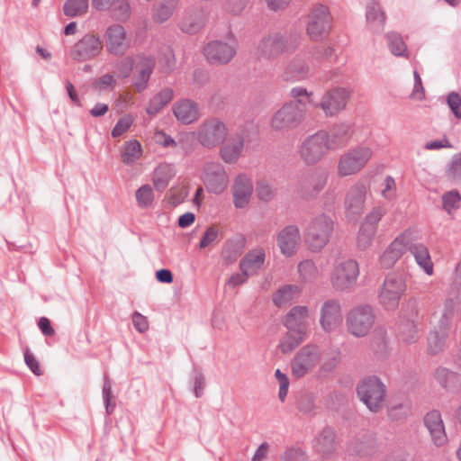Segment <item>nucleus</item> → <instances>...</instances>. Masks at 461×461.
<instances>
[{"instance_id":"1","label":"nucleus","mask_w":461,"mask_h":461,"mask_svg":"<svg viewBox=\"0 0 461 461\" xmlns=\"http://www.w3.org/2000/svg\"><path fill=\"white\" fill-rule=\"evenodd\" d=\"M334 230L333 220L325 213L313 217L304 231V241L311 251H321L330 241Z\"/></svg>"},{"instance_id":"2","label":"nucleus","mask_w":461,"mask_h":461,"mask_svg":"<svg viewBox=\"0 0 461 461\" xmlns=\"http://www.w3.org/2000/svg\"><path fill=\"white\" fill-rule=\"evenodd\" d=\"M386 386L375 375L362 379L357 386V394L366 408L374 413L381 411L386 399Z\"/></svg>"},{"instance_id":"3","label":"nucleus","mask_w":461,"mask_h":461,"mask_svg":"<svg viewBox=\"0 0 461 461\" xmlns=\"http://www.w3.org/2000/svg\"><path fill=\"white\" fill-rule=\"evenodd\" d=\"M406 287V281L402 274L389 273L378 291L379 303L387 311H394Z\"/></svg>"},{"instance_id":"4","label":"nucleus","mask_w":461,"mask_h":461,"mask_svg":"<svg viewBox=\"0 0 461 461\" xmlns=\"http://www.w3.org/2000/svg\"><path fill=\"white\" fill-rule=\"evenodd\" d=\"M297 46V38L288 37L281 32H273L260 41L258 54L259 58L274 59L284 53L294 51Z\"/></svg>"},{"instance_id":"5","label":"nucleus","mask_w":461,"mask_h":461,"mask_svg":"<svg viewBox=\"0 0 461 461\" xmlns=\"http://www.w3.org/2000/svg\"><path fill=\"white\" fill-rule=\"evenodd\" d=\"M304 104L301 101L285 103L272 116L270 125L274 131H285L296 128L304 117Z\"/></svg>"},{"instance_id":"6","label":"nucleus","mask_w":461,"mask_h":461,"mask_svg":"<svg viewBox=\"0 0 461 461\" xmlns=\"http://www.w3.org/2000/svg\"><path fill=\"white\" fill-rule=\"evenodd\" d=\"M375 321L374 309L368 304L358 305L351 309L346 320L348 332L357 338L366 336Z\"/></svg>"},{"instance_id":"7","label":"nucleus","mask_w":461,"mask_h":461,"mask_svg":"<svg viewBox=\"0 0 461 461\" xmlns=\"http://www.w3.org/2000/svg\"><path fill=\"white\" fill-rule=\"evenodd\" d=\"M373 152L367 147H357L344 153L338 163V175L348 176L358 173L372 158Z\"/></svg>"},{"instance_id":"8","label":"nucleus","mask_w":461,"mask_h":461,"mask_svg":"<svg viewBox=\"0 0 461 461\" xmlns=\"http://www.w3.org/2000/svg\"><path fill=\"white\" fill-rule=\"evenodd\" d=\"M321 352L314 344L301 348L291 361L292 375L296 378L306 375L320 362Z\"/></svg>"},{"instance_id":"9","label":"nucleus","mask_w":461,"mask_h":461,"mask_svg":"<svg viewBox=\"0 0 461 461\" xmlns=\"http://www.w3.org/2000/svg\"><path fill=\"white\" fill-rule=\"evenodd\" d=\"M358 275L357 262L354 259H345L336 264L330 281L336 290L344 291L356 284Z\"/></svg>"},{"instance_id":"10","label":"nucleus","mask_w":461,"mask_h":461,"mask_svg":"<svg viewBox=\"0 0 461 461\" xmlns=\"http://www.w3.org/2000/svg\"><path fill=\"white\" fill-rule=\"evenodd\" d=\"M331 29V16L327 6L319 5L312 8L309 14L307 33L311 40L320 41Z\"/></svg>"},{"instance_id":"11","label":"nucleus","mask_w":461,"mask_h":461,"mask_svg":"<svg viewBox=\"0 0 461 461\" xmlns=\"http://www.w3.org/2000/svg\"><path fill=\"white\" fill-rule=\"evenodd\" d=\"M203 184L209 193L220 194L228 187L229 176L218 162H208L203 167Z\"/></svg>"},{"instance_id":"12","label":"nucleus","mask_w":461,"mask_h":461,"mask_svg":"<svg viewBox=\"0 0 461 461\" xmlns=\"http://www.w3.org/2000/svg\"><path fill=\"white\" fill-rule=\"evenodd\" d=\"M103 41L97 35L87 33L77 41L69 51L70 57L78 62L90 60L99 55Z\"/></svg>"},{"instance_id":"13","label":"nucleus","mask_w":461,"mask_h":461,"mask_svg":"<svg viewBox=\"0 0 461 461\" xmlns=\"http://www.w3.org/2000/svg\"><path fill=\"white\" fill-rule=\"evenodd\" d=\"M227 128L219 119L205 121L198 130V140L206 148H212L222 143L227 136Z\"/></svg>"},{"instance_id":"14","label":"nucleus","mask_w":461,"mask_h":461,"mask_svg":"<svg viewBox=\"0 0 461 461\" xmlns=\"http://www.w3.org/2000/svg\"><path fill=\"white\" fill-rule=\"evenodd\" d=\"M349 96V89L335 87L325 93L321 101L314 106L321 109L326 116H334L345 109Z\"/></svg>"},{"instance_id":"15","label":"nucleus","mask_w":461,"mask_h":461,"mask_svg":"<svg viewBox=\"0 0 461 461\" xmlns=\"http://www.w3.org/2000/svg\"><path fill=\"white\" fill-rule=\"evenodd\" d=\"M368 189V185L364 181H358L350 186L344 201L347 217L354 218L362 214Z\"/></svg>"},{"instance_id":"16","label":"nucleus","mask_w":461,"mask_h":461,"mask_svg":"<svg viewBox=\"0 0 461 461\" xmlns=\"http://www.w3.org/2000/svg\"><path fill=\"white\" fill-rule=\"evenodd\" d=\"M327 180L328 174L325 171L315 170L308 173L301 178L297 194L305 200L314 198L324 188Z\"/></svg>"},{"instance_id":"17","label":"nucleus","mask_w":461,"mask_h":461,"mask_svg":"<svg viewBox=\"0 0 461 461\" xmlns=\"http://www.w3.org/2000/svg\"><path fill=\"white\" fill-rule=\"evenodd\" d=\"M104 39L106 50L113 55H123L130 47L126 31L120 24L109 26L104 33Z\"/></svg>"},{"instance_id":"18","label":"nucleus","mask_w":461,"mask_h":461,"mask_svg":"<svg viewBox=\"0 0 461 461\" xmlns=\"http://www.w3.org/2000/svg\"><path fill=\"white\" fill-rule=\"evenodd\" d=\"M320 132L323 134L326 147L331 150L345 147L353 135L352 127L348 123H336L329 131H320Z\"/></svg>"},{"instance_id":"19","label":"nucleus","mask_w":461,"mask_h":461,"mask_svg":"<svg viewBox=\"0 0 461 461\" xmlns=\"http://www.w3.org/2000/svg\"><path fill=\"white\" fill-rule=\"evenodd\" d=\"M236 54V48L221 41H212L203 48V55L211 64H227Z\"/></svg>"},{"instance_id":"20","label":"nucleus","mask_w":461,"mask_h":461,"mask_svg":"<svg viewBox=\"0 0 461 461\" xmlns=\"http://www.w3.org/2000/svg\"><path fill=\"white\" fill-rule=\"evenodd\" d=\"M322 132H316L308 137L302 144L301 157L307 164H314L319 161L328 150L322 137Z\"/></svg>"},{"instance_id":"21","label":"nucleus","mask_w":461,"mask_h":461,"mask_svg":"<svg viewBox=\"0 0 461 461\" xmlns=\"http://www.w3.org/2000/svg\"><path fill=\"white\" fill-rule=\"evenodd\" d=\"M136 73L133 76V86L140 93L147 88L149 80L154 71L156 59L153 56L140 54L137 56Z\"/></svg>"},{"instance_id":"22","label":"nucleus","mask_w":461,"mask_h":461,"mask_svg":"<svg viewBox=\"0 0 461 461\" xmlns=\"http://www.w3.org/2000/svg\"><path fill=\"white\" fill-rule=\"evenodd\" d=\"M411 235V230H406L399 237H397L384 250L383 255L380 257V265L384 268L392 267L396 261L403 255L407 250L408 237Z\"/></svg>"},{"instance_id":"23","label":"nucleus","mask_w":461,"mask_h":461,"mask_svg":"<svg viewBox=\"0 0 461 461\" xmlns=\"http://www.w3.org/2000/svg\"><path fill=\"white\" fill-rule=\"evenodd\" d=\"M321 325L325 331L336 330L342 322L341 306L338 300L326 301L321 309Z\"/></svg>"},{"instance_id":"24","label":"nucleus","mask_w":461,"mask_h":461,"mask_svg":"<svg viewBox=\"0 0 461 461\" xmlns=\"http://www.w3.org/2000/svg\"><path fill=\"white\" fill-rule=\"evenodd\" d=\"M424 424L429 431L431 439L437 447H442L447 442V436L442 420L441 413L433 410L424 417Z\"/></svg>"},{"instance_id":"25","label":"nucleus","mask_w":461,"mask_h":461,"mask_svg":"<svg viewBox=\"0 0 461 461\" xmlns=\"http://www.w3.org/2000/svg\"><path fill=\"white\" fill-rule=\"evenodd\" d=\"M277 245L286 257L293 256L300 242V231L296 225H288L278 233L276 238Z\"/></svg>"},{"instance_id":"26","label":"nucleus","mask_w":461,"mask_h":461,"mask_svg":"<svg viewBox=\"0 0 461 461\" xmlns=\"http://www.w3.org/2000/svg\"><path fill=\"white\" fill-rule=\"evenodd\" d=\"M252 192L253 185L251 180L245 174L238 175L232 186L233 203L235 207H246L249 203Z\"/></svg>"},{"instance_id":"27","label":"nucleus","mask_w":461,"mask_h":461,"mask_svg":"<svg viewBox=\"0 0 461 461\" xmlns=\"http://www.w3.org/2000/svg\"><path fill=\"white\" fill-rule=\"evenodd\" d=\"M244 148V138L241 134L231 135L221 148V158L226 163H235Z\"/></svg>"},{"instance_id":"28","label":"nucleus","mask_w":461,"mask_h":461,"mask_svg":"<svg viewBox=\"0 0 461 461\" xmlns=\"http://www.w3.org/2000/svg\"><path fill=\"white\" fill-rule=\"evenodd\" d=\"M409 250L414 257L416 263L424 270V272L432 276L434 273L433 263L429 255L428 248L422 243H413L411 241V235L408 237Z\"/></svg>"},{"instance_id":"29","label":"nucleus","mask_w":461,"mask_h":461,"mask_svg":"<svg viewBox=\"0 0 461 461\" xmlns=\"http://www.w3.org/2000/svg\"><path fill=\"white\" fill-rule=\"evenodd\" d=\"M266 253L264 249L256 248L250 249L240 261V269L244 270L249 276L258 275L265 263Z\"/></svg>"},{"instance_id":"30","label":"nucleus","mask_w":461,"mask_h":461,"mask_svg":"<svg viewBox=\"0 0 461 461\" xmlns=\"http://www.w3.org/2000/svg\"><path fill=\"white\" fill-rule=\"evenodd\" d=\"M313 447L322 456L333 454L338 448L334 429L330 427H325L315 438Z\"/></svg>"},{"instance_id":"31","label":"nucleus","mask_w":461,"mask_h":461,"mask_svg":"<svg viewBox=\"0 0 461 461\" xmlns=\"http://www.w3.org/2000/svg\"><path fill=\"white\" fill-rule=\"evenodd\" d=\"M173 113L176 119L185 124L192 123L199 117L197 104L189 99L176 102L173 106Z\"/></svg>"},{"instance_id":"32","label":"nucleus","mask_w":461,"mask_h":461,"mask_svg":"<svg viewBox=\"0 0 461 461\" xmlns=\"http://www.w3.org/2000/svg\"><path fill=\"white\" fill-rule=\"evenodd\" d=\"M308 313L309 311L306 306H294L285 316L283 323L287 330H301L306 332Z\"/></svg>"},{"instance_id":"33","label":"nucleus","mask_w":461,"mask_h":461,"mask_svg":"<svg viewBox=\"0 0 461 461\" xmlns=\"http://www.w3.org/2000/svg\"><path fill=\"white\" fill-rule=\"evenodd\" d=\"M176 175L175 167L172 164L161 163L152 173V182L158 192H164L169 182Z\"/></svg>"},{"instance_id":"34","label":"nucleus","mask_w":461,"mask_h":461,"mask_svg":"<svg viewBox=\"0 0 461 461\" xmlns=\"http://www.w3.org/2000/svg\"><path fill=\"white\" fill-rule=\"evenodd\" d=\"M366 22L375 32L384 30L386 16L376 0H371L366 6Z\"/></svg>"},{"instance_id":"35","label":"nucleus","mask_w":461,"mask_h":461,"mask_svg":"<svg viewBox=\"0 0 461 461\" xmlns=\"http://www.w3.org/2000/svg\"><path fill=\"white\" fill-rule=\"evenodd\" d=\"M309 66L301 57H295L286 67L284 73L285 80L299 81L307 77Z\"/></svg>"},{"instance_id":"36","label":"nucleus","mask_w":461,"mask_h":461,"mask_svg":"<svg viewBox=\"0 0 461 461\" xmlns=\"http://www.w3.org/2000/svg\"><path fill=\"white\" fill-rule=\"evenodd\" d=\"M305 339L306 332L301 330H287V332L280 339L278 348L283 354H290Z\"/></svg>"},{"instance_id":"37","label":"nucleus","mask_w":461,"mask_h":461,"mask_svg":"<svg viewBox=\"0 0 461 461\" xmlns=\"http://www.w3.org/2000/svg\"><path fill=\"white\" fill-rule=\"evenodd\" d=\"M174 96L173 89L169 87L163 88L160 92L155 95L149 101L147 106V113L149 115H156L167 104L171 102Z\"/></svg>"},{"instance_id":"38","label":"nucleus","mask_w":461,"mask_h":461,"mask_svg":"<svg viewBox=\"0 0 461 461\" xmlns=\"http://www.w3.org/2000/svg\"><path fill=\"white\" fill-rule=\"evenodd\" d=\"M456 309V302L448 298L443 303V305L439 307V319L438 321V328L443 329L449 331L452 321L454 320Z\"/></svg>"},{"instance_id":"39","label":"nucleus","mask_w":461,"mask_h":461,"mask_svg":"<svg viewBox=\"0 0 461 461\" xmlns=\"http://www.w3.org/2000/svg\"><path fill=\"white\" fill-rule=\"evenodd\" d=\"M142 156L141 144L137 140L126 141L122 148V161L125 165H133Z\"/></svg>"},{"instance_id":"40","label":"nucleus","mask_w":461,"mask_h":461,"mask_svg":"<svg viewBox=\"0 0 461 461\" xmlns=\"http://www.w3.org/2000/svg\"><path fill=\"white\" fill-rule=\"evenodd\" d=\"M449 331L435 327L428 336V351L431 355L441 352L446 345Z\"/></svg>"},{"instance_id":"41","label":"nucleus","mask_w":461,"mask_h":461,"mask_svg":"<svg viewBox=\"0 0 461 461\" xmlns=\"http://www.w3.org/2000/svg\"><path fill=\"white\" fill-rule=\"evenodd\" d=\"M207 21V16L203 10L198 11L197 14L194 17L189 15L185 17L181 23V30L188 34H194L198 32Z\"/></svg>"},{"instance_id":"42","label":"nucleus","mask_w":461,"mask_h":461,"mask_svg":"<svg viewBox=\"0 0 461 461\" xmlns=\"http://www.w3.org/2000/svg\"><path fill=\"white\" fill-rule=\"evenodd\" d=\"M387 45L391 53L396 57H408V50L402 35L396 32H390L385 35Z\"/></svg>"},{"instance_id":"43","label":"nucleus","mask_w":461,"mask_h":461,"mask_svg":"<svg viewBox=\"0 0 461 461\" xmlns=\"http://www.w3.org/2000/svg\"><path fill=\"white\" fill-rule=\"evenodd\" d=\"M298 294L297 286L286 285L276 291L273 296V302L277 307H282L290 303Z\"/></svg>"},{"instance_id":"44","label":"nucleus","mask_w":461,"mask_h":461,"mask_svg":"<svg viewBox=\"0 0 461 461\" xmlns=\"http://www.w3.org/2000/svg\"><path fill=\"white\" fill-rule=\"evenodd\" d=\"M399 337L408 344L415 342L418 338V328L413 321H402L398 325Z\"/></svg>"},{"instance_id":"45","label":"nucleus","mask_w":461,"mask_h":461,"mask_svg":"<svg viewBox=\"0 0 461 461\" xmlns=\"http://www.w3.org/2000/svg\"><path fill=\"white\" fill-rule=\"evenodd\" d=\"M88 9V0H66L63 12L66 16L77 17L84 15Z\"/></svg>"},{"instance_id":"46","label":"nucleus","mask_w":461,"mask_h":461,"mask_svg":"<svg viewBox=\"0 0 461 461\" xmlns=\"http://www.w3.org/2000/svg\"><path fill=\"white\" fill-rule=\"evenodd\" d=\"M111 14L113 19L121 22L126 21L131 15V8L127 0H113Z\"/></svg>"},{"instance_id":"47","label":"nucleus","mask_w":461,"mask_h":461,"mask_svg":"<svg viewBox=\"0 0 461 461\" xmlns=\"http://www.w3.org/2000/svg\"><path fill=\"white\" fill-rule=\"evenodd\" d=\"M375 233L376 231L373 230V229L368 227V225L362 223L357 238L358 249L362 250L366 249L372 244Z\"/></svg>"},{"instance_id":"48","label":"nucleus","mask_w":461,"mask_h":461,"mask_svg":"<svg viewBox=\"0 0 461 461\" xmlns=\"http://www.w3.org/2000/svg\"><path fill=\"white\" fill-rule=\"evenodd\" d=\"M135 196L138 205L147 208L154 200L153 189L149 185H143L136 191Z\"/></svg>"},{"instance_id":"49","label":"nucleus","mask_w":461,"mask_h":461,"mask_svg":"<svg viewBox=\"0 0 461 461\" xmlns=\"http://www.w3.org/2000/svg\"><path fill=\"white\" fill-rule=\"evenodd\" d=\"M461 195L457 190L447 192L442 196L443 208L448 213L460 206Z\"/></svg>"},{"instance_id":"50","label":"nucleus","mask_w":461,"mask_h":461,"mask_svg":"<svg viewBox=\"0 0 461 461\" xmlns=\"http://www.w3.org/2000/svg\"><path fill=\"white\" fill-rule=\"evenodd\" d=\"M385 213L386 210L383 206L374 207L372 211L366 216L362 223L368 225V227L372 228L373 230L376 231L377 224Z\"/></svg>"},{"instance_id":"51","label":"nucleus","mask_w":461,"mask_h":461,"mask_svg":"<svg viewBox=\"0 0 461 461\" xmlns=\"http://www.w3.org/2000/svg\"><path fill=\"white\" fill-rule=\"evenodd\" d=\"M410 406L407 403L392 405L387 410V415L392 420L399 421L404 420L410 413Z\"/></svg>"},{"instance_id":"52","label":"nucleus","mask_w":461,"mask_h":461,"mask_svg":"<svg viewBox=\"0 0 461 461\" xmlns=\"http://www.w3.org/2000/svg\"><path fill=\"white\" fill-rule=\"evenodd\" d=\"M298 271L304 281L312 280L318 273L317 267L312 260H303L300 262L298 265Z\"/></svg>"},{"instance_id":"53","label":"nucleus","mask_w":461,"mask_h":461,"mask_svg":"<svg viewBox=\"0 0 461 461\" xmlns=\"http://www.w3.org/2000/svg\"><path fill=\"white\" fill-rule=\"evenodd\" d=\"M133 124V118L131 115H125L118 120L112 130V137L118 138L124 134Z\"/></svg>"},{"instance_id":"54","label":"nucleus","mask_w":461,"mask_h":461,"mask_svg":"<svg viewBox=\"0 0 461 461\" xmlns=\"http://www.w3.org/2000/svg\"><path fill=\"white\" fill-rule=\"evenodd\" d=\"M297 408L303 413H312L315 409L314 396L312 393L302 394L297 401Z\"/></svg>"},{"instance_id":"55","label":"nucleus","mask_w":461,"mask_h":461,"mask_svg":"<svg viewBox=\"0 0 461 461\" xmlns=\"http://www.w3.org/2000/svg\"><path fill=\"white\" fill-rule=\"evenodd\" d=\"M447 174L450 179L461 181V152L452 158Z\"/></svg>"},{"instance_id":"56","label":"nucleus","mask_w":461,"mask_h":461,"mask_svg":"<svg viewBox=\"0 0 461 461\" xmlns=\"http://www.w3.org/2000/svg\"><path fill=\"white\" fill-rule=\"evenodd\" d=\"M275 376L279 382V392H278V397L279 400L284 402L288 393L289 388V379L287 375L283 373L280 369H276L275 372Z\"/></svg>"},{"instance_id":"57","label":"nucleus","mask_w":461,"mask_h":461,"mask_svg":"<svg viewBox=\"0 0 461 461\" xmlns=\"http://www.w3.org/2000/svg\"><path fill=\"white\" fill-rule=\"evenodd\" d=\"M173 4H161L155 9L153 14L154 20L158 23H163L173 14Z\"/></svg>"},{"instance_id":"58","label":"nucleus","mask_w":461,"mask_h":461,"mask_svg":"<svg viewBox=\"0 0 461 461\" xmlns=\"http://www.w3.org/2000/svg\"><path fill=\"white\" fill-rule=\"evenodd\" d=\"M218 236H219V230L216 226L212 225V226L208 227L205 230L203 237L201 238V240L199 242V248L201 249H203L209 247L218 239Z\"/></svg>"},{"instance_id":"59","label":"nucleus","mask_w":461,"mask_h":461,"mask_svg":"<svg viewBox=\"0 0 461 461\" xmlns=\"http://www.w3.org/2000/svg\"><path fill=\"white\" fill-rule=\"evenodd\" d=\"M447 104L456 118L461 119V96L456 92L447 95Z\"/></svg>"},{"instance_id":"60","label":"nucleus","mask_w":461,"mask_h":461,"mask_svg":"<svg viewBox=\"0 0 461 461\" xmlns=\"http://www.w3.org/2000/svg\"><path fill=\"white\" fill-rule=\"evenodd\" d=\"M115 79L113 75L111 74H105L99 78H97L93 83V87L96 90L103 91L106 89H112L115 86Z\"/></svg>"},{"instance_id":"61","label":"nucleus","mask_w":461,"mask_h":461,"mask_svg":"<svg viewBox=\"0 0 461 461\" xmlns=\"http://www.w3.org/2000/svg\"><path fill=\"white\" fill-rule=\"evenodd\" d=\"M24 361L29 369L36 375H41L42 370L41 368L39 361L35 356L31 352L29 348H26L23 352Z\"/></svg>"},{"instance_id":"62","label":"nucleus","mask_w":461,"mask_h":461,"mask_svg":"<svg viewBox=\"0 0 461 461\" xmlns=\"http://www.w3.org/2000/svg\"><path fill=\"white\" fill-rule=\"evenodd\" d=\"M257 195L259 200L267 202L274 197V191L265 181H259L256 187Z\"/></svg>"},{"instance_id":"63","label":"nucleus","mask_w":461,"mask_h":461,"mask_svg":"<svg viewBox=\"0 0 461 461\" xmlns=\"http://www.w3.org/2000/svg\"><path fill=\"white\" fill-rule=\"evenodd\" d=\"M134 67V59L127 57L121 60L117 65V70L120 76L123 78L130 77Z\"/></svg>"},{"instance_id":"64","label":"nucleus","mask_w":461,"mask_h":461,"mask_svg":"<svg viewBox=\"0 0 461 461\" xmlns=\"http://www.w3.org/2000/svg\"><path fill=\"white\" fill-rule=\"evenodd\" d=\"M450 378L448 383L445 385V389L451 393L461 392V375L450 370Z\"/></svg>"}]
</instances>
